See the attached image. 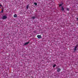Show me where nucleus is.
Here are the masks:
<instances>
[{"mask_svg":"<svg viewBox=\"0 0 78 78\" xmlns=\"http://www.w3.org/2000/svg\"><path fill=\"white\" fill-rule=\"evenodd\" d=\"M29 43H30V42H29L26 43H25L24 44V45H28V44Z\"/></svg>","mask_w":78,"mask_h":78,"instance_id":"3","label":"nucleus"},{"mask_svg":"<svg viewBox=\"0 0 78 78\" xmlns=\"http://www.w3.org/2000/svg\"><path fill=\"white\" fill-rule=\"evenodd\" d=\"M29 7V5H27V9H28V7Z\"/></svg>","mask_w":78,"mask_h":78,"instance_id":"9","label":"nucleus"},{"mask_svg":"<svg viewBox=\"0 0 78 78\" xmlns=\"http://www.w3.org/2000/svg\"><path fill=\"white\" fill-rule=\"evenodd\" d=\"M77 46L75 47V48H74V51H76V48H77Z\"/></svg>","mask_w":78,"mask_h":78,"instance_id":"5","label":"nucleus"},{"mask_svg":"<svg viewBox=\"0 0 78 78\" xmlns=\"http://www.w3.org/2000/svg\"><path fill=\"white\" fill-rule=\"evenodd\" d=\"M56 66V65H54L53 66V67H55Z\"/></svg>","mask_w":78,"mask_h":78,"instance_id":"11","label":"nucleus"},{"mask_svg":"<svg viewBox=\"0 0 78 78\" xmlns=\"http://www.w3.org/2000/svg\"><path fill=\"white\" fill-rule=\"evenodd\" d=\"M77 19H78V18H77Z\"/></svg>","mask_w":78,"mask_h":78,"instance_id":"16","label":"nucleus"},{"mask_svg":"<svg viewBox=\"0 0 78 78\" xmlns=\"http://www.w3.org/2000/svg\"><path fill=\"white\" fill-rule=\"evenodd\" d=\"M67 11H69V9L67 8Z\"/></svg>","mask_w":78,"mask_h":78,"instance_id":"12","label":"nucleus"},{"mask_svg":"<svg viewBox=\"0 0 78 78\" xmlns=\"http://www.w3.org/2000/svg\"><path fill=\"white\" fill-rule=\"evenodd\" d=\"M64 8H63V7H62V11H64Z\"/></svg>","mask_w":78,"mask_h":78,"instance_id":"10","label":"nucleus"},{"mask_svg":"<svg viewBox=\"0 0 78 78\" xmlns=\"http://www.w3.org/2000/svg\"><path fill=\"white\" fill-rule=\"evenodd\" d=\"M2 19L3 20L7 19V16H4L2 17Z\"/></svg>","mask_w":78,"mask_h":78,"instance_id":"1","label":"nucleus"},{"mask_svg":"<svg viewBox=\"0 0 78 78\" xmlns=\"http://www.w3.org/2000/svg\"><path fill=\"white\" fill-rule=\"evenodd\" d=\"M13 16L14 17H17V15L16 14H15Z\"/></svg>","mask_w":78,"mask_h":78,"instance_id":"7","label":"nucleus"},{"mask_svg":"<svg viewBox=\"0 0 78 78\" xmlns=\"http://www.w3.org/2000/svg\"><path fill=\"white\" fill-rule=\"evenodd\" d=\"M77 20H78V19H77Z\"/></svg>","mask_w":78,"mask_h":78,"instance_id":"17","label":"nucleus"},{"mask_svg":"<svg viewBox=\"0 0 78 78\" xmlns=\"http://www.w3.org/2000/svg\"><path fill=\"white\" fill-rule=\"evenodd\" d=\"M60 70H61V69H60V68H58L57 70V71L59 72V71H60Z\"/></svg>","mask_w":78,"mask_h":78,"instance_id":"6","label":"nucleus"},{"mask_svg":"<svg viewBox=\"0 0 78 78\" xmlns=\"http://www.w3.org/2000/svg\"><path fill=\"white\" fill-rule=\"evenodd\" d=\"M0 6L2 7V5H1V4H0Z\"/></svg>","mask_w":78,"mask_h":78,"instance_id":"15","label":"nucleus"},{"mask_svg":"<svg viewBox=\"0 0 78 78\" xmlns=\"http://www.w3.org/2000/svg\"><path fill=\"white\" fill-rule=\"evenodd\" d=\"M37 37L39 39H41V35H38L37 36Z\"/></svg>","mask_w":78,"mask_h":78,"instance_id":"2","label":"nucleus"},{"mask_svg":"<svg viewBox=\"0 0 78 78\" xmlns=\"http://www.w3.org/2000/svg\"><path fill=\"white\" fill-rule=\"evenodd\" d=\"M62 6V4H60L59 5V6Z\"/></svg>","mask_w":78,"mask_h":78,"instance_id":"14","label":"nucleus"},{"mask_svg":"<svg viewBox=\"0 0 78 78\" xmlns=\"http://www.w3.org/2000/svg\"><path fill=\"white\" fill-rule=\"evenodd\" d=\"M3 12V10H2V11H1V12Z\"/></svg>","mask_w":78,"mask_h":78,"instance_id":"13","label":"nucleus"},{"mask_svg":"<svg viewBox=\"0 0 78 78\" xmlns=\"http://www.w3.org/2000/svg\"><path fill=\"white\" fill-rule=\"evenodd\" d=\"M35 18H36V17H35V16H32L31 17L32 19H34Z\"/></svg>","mask_w":78,"mask_h":78,"instance_id":"4","label":"nucleus"},{"mask_svg":"<svg viewBox=\"0 0 78 78\" xmlns=\"http://www.w3.org/2000/svg\"><path fill=\"white\" fill-rule=\"evenodd\" d=\"M34 5H35L36 6L37 5V3L35 2L34 3Z\"/></svg>","mask_w":78,"mask_h":78,"instance_id":"8","label":"nucleus"}]
</instances>
